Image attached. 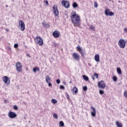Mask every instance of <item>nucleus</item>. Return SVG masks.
Segmentation results:
<instances>
[{
  "instance_id": "obj_4",
  "label": "nucleus",
  "mask_w": 127,
  "mask_h": 127,
  "mask_svg": "<svg viewBox=\"0 0 127 127\" xmlns=\"http://www.w3.org/2000/svg\"><path fill=\"white\" fill-rule=\"evenodd\" d=\"M77 51L79 52L80 54H81L82 57H84L85 56V53H86V51L84 49H82L80 46L76 47Z\"/></svg>"
},
{
  "instance_id": "obj_9",
  "label": "nucleus",
  "mask_w": 127,
  "mask_h": 127,
  "mask_svg": "<svg viewBox=\"0 0 127 127\" xmlns=\"http://www.w3.org/2000/svg\"><path fill=\"white\" fill-rule=\"evenodd\" d=\"M71 56L73 59L76 61H79V60H80V55H79V54L74 53L71 54Z\"/></svg>"
},
{
  "instance_id": "obj_13",
  "label": "nucleus",
  "mask_w": 127,
  "mask_h": 127,
  "mask_svg": "<svg viewBox=\"0 0 127 127\" xmlns=\"http://www.w3.org/2000/svg\"><path fill=\"white\" fill-rule=\"evenodd\" d=\"M8 116L10 119H14L15 118H16L17 115L13 112L10 111L8 114Z\"/></svg>"
},
{
  "instance_id": "obj_34",
  "label": "nucleus",
  "mask_w": 127,
  "mask_h": 127,
  "mask_svg": "<svg viewBox=\"0 0 127 127\" xmlns=\"http://www.w3.org/2000/svg\"><path fill=\"white\" fill-rule=\"evenodd\" d=\"M14 110H15V111H17L18 110V107L16 105H14L13 106Z\"/></svg>"
},
{
  "instance_id": "obj_15",
  "label": "nucleus",
  "mask_w": 127,
  "mask_h": 127,
  "mask_svg": "<svg viewBox=\"0 0 127 127\" xmlns=\"http://www.w3.org/2000/svg\"><path fill=\"white\" fill-rule=\"evenodd\" d=\"M91 109H92L93 110V112H91V115L92 117H93L94 118V117H96V114H97V112L96 111V109L95 108V107L93 106L91 107Z\"/></svg>"
},
{
  "instance_id": "obj_30",
  "label": "nucleus",
  "mask_w": 127,
  "mask_h": 127,
  "mask_svg": "<svg viewBox=\"0 0 127 127\" xmlns=\"http://www.w3.org/2000/svg\"><path fill=\"white\" fill-rule=\"evenodd\" d=\"M94 76L96 77V79H98V78H99V74H98V73L95 72L94 74Z\"/></svg>"
},
{
  "instance_id": "obj_17",
  "label": "nucleus",
  "mask_w": 127,
  "mask_h": 127,
  "mask_svg": "<svg viewBox=\"0 0 127 127\" xmlns=\"http://www.w3.org/2000/svg\"><path fill=\"white\" fill-rule=\"evenodd\" d=\"M43 27H46V28H49V27H50V25L47 23H46V22H43L42 23Z\"/></svg>"
},
{
  "instance_id": "obj_40",
  "label": "nucleus",
  "mask_w": 127,
  "mask_h": 127,
  "mask_svg": "<svg viewBox=\"0 0 127 127\" xmlns=\"http://www.w3.org/2000/svg\"><path fill=\"white\" fill-rule=\"evenodd\" d=\"M124 97H125V98H127V91H125L124 92Z\"/></svg>"
},
{
  "instance_id": "obj_39",
  "label": "nucleus",
  "mask_w": 127,
  "mask_h": 127,
  "mask_svg": "<svg viewBox=\"0 0 127 127\" xmlns=\"http://www.w3.org/2000/svg\"><path fill=\"white\" fill-rule=\"evenodd\" d=\"M56 82H57V83L58 84H60V83H61L60 79H57V80H56Z\"/></svg>"
},
{
  "instance_id": "obj_2",
  "label": "nucleus",
  "mask_w": 127,
  "mask_h": 127,
  "mask_svg": "<svg viewBox=\"0 0 127 127\" xmlns=\"http://www.w3.org/2000/svg\"><path fill=\"white\" fill-rule=\"evenodd\" d=\"M34 40L36 44H37V45H39V46H42L43 45V39L41 37L37 36Z\"/></svg>"
},
{
  "instance_id": "obj_19",
  "label": "nucleus",
  "mask_w": 127,
  "mask_h": 127,
  "mask_svg": "<svg viewBox=\"0 0 127 127\" xmlns=\"http://www.w3.org/2000/svg\"><path fill=\"white\" fill-rule=\"evenodd\" d=\"M116 125L118 127H123V124L120 123L119 121L116 122Z\"/></svg>"
},
{
  "instance_id": "obj_42",
  "label": "nucleus",
  "mask_w": 127,
  "mask_h": 127,
  "mask_svg": "<svg viewBox=\"0 0 127 127\" xmlns=\"http://www.w3.org/2000/svg\"><path fill=\"white\" fill-rule=\"evenodd\" d=\"M124 31H125V32H127V28H125L124 29Z\"/></svg>"
},
{
  "instance_id": "obj_28",
  "label": "nucleus",
  "mask_w": 127,
  "mask_h": 127,
  "mask_svg": "<svg viewBox=\"0 0 127 127\" xmlns=\"http://www.w3.org/2000/svg\"><path fill=\"white\" fill-rule=\"evenodd\" d=\"M59 124L61 127H64V122H63V121H60Z\"/></svg>"
},
{
  "instance_id": "obj_24",
  "label": "nucleus",
  "mask_w": 127,
  "mask_h": 127,
  "mask_svg": "<svg viewBox=\"0 0 127 127\" xmlns=\"http://www.w3.org/2000/svg\"><path fill=\"white\" fill-rule=\"evenodd\" d=\"M39 68L38 67H34L33 68V72H34L35 73H36V71H37L38 72V71H39Z\"/></svg>"
},
{
  "instance_id": "obj_5",
  "label": "nucleus",
  "mask_w": 127,
  "mask_h": 127,
  "mask_svg": "<svg viewBox=\"0 0 127 127\" xmlns=\"http://www.w3.org/2000/svg\"><path fill=\"white\" fill-rule=\"evenodd\" d=\"M16 70L17 72L20 73L22 71V64H21V63H17L15 64Z\"/></svg>"
},
{
  "instance_id": "obj_3",
  "label": "nucleus",
  "mask_w": 127,
  "mask_h": 127,
  "mask_svg": "<svg viewBox=\"0 0 127 127\" xmlns=\"http://www.w3.org/2000/svg\"><path fill=\"white\" fill-rule=\"evenodd\" d=\"M19 26L21 31H24L25 30V24H24L23 21L21 20H19Z\"/></svg>"
},
{
  "instance_id": "obj_38",
  "label": "nucleus",
  "mask_w": 127,
  "mask_h": 127,
  "mask_svg": "<svg viewBox=\"0 0 127 127\" xmlns=\"http://www.w3.org/2000/svg\"><path fill=\"white\" fill-rule=\"evenodd\" d=\"M14 48H17V47H18V44H15L14 45Z\"/></svg>"
},
{
  "instance_id": "obj_6",
  "label": "nucleus",
  "mask_w": 127,
  "mask_h": 127,
  "mask_svg": "<svg viewBox=\"0 0 127 127\" xmlns=\"http://www.w3.org/2000/svg\"><path fill=\"white\" fill-rule=\"evenodd\" d=\"M126 43L127 41H125L124 39H120L118 42V45H119L120 48H125L126 47Z\"/></svg>"
},
{
  "instance_id": "obj_46",
  "label": "nucleus",
  "mask_w": 127,
  "mask_h": 127,
  "mask_svg": "<svg viewBox=\"0 0 127 127\" xmlns=\"http://www.w3.org/2000/svg\"><path fill=\"white\" fill-rule=\"evenodd\" d=\"M111 0H109L110 1H111Z\"/></svg>"
},
{
  "instance_id": "obj_12",
  "label": "nucleus",
  "mask_w": 127,
  "mask_h": 127,
  "mask_svg": "<svg viewBox=\"0 0 127 127\" xmlns=\"http://www.w3.org/2000/svg\"><path fill=\"white\" fill-rule=\"evenodd\" d=\"M52 35L55 38H59V36H60V32L56 30L53 32Z\"/></svg>"
},
{
  "instance_id": "obj_26",
  "label": "nucleus",
  "mask_w": 127,
  "mask_h": 127,
  "mask_svg": "<svg viewBox=\"0 0 127 127\" xmlns=\"http://www.w3.org/2000/svg\"><path fill=\"white\" fill-rule=\"evenodd\" d=\"M89 28L91 29V30H95V26H93L92 25L89 26Z\"/></svg>"
},
{
  "instance_id": "obj_8",
  "label": "nucleus",
  "mask_w": 127,
  "mask_h": 127,
  "mask_svg": "<svg viewBox=\"0 0 127 127\" xmlns=\"http://www.w3.org/2000/svg\"><path fill=\"white\" fill-rule=\"evenodd\" d=\"M105 14L107 16H109V15L110 16H113L114 15H115V13H114L112 11H110L109 9H106L104 11Z\"/></svg>"
},
{
  "instance_id": "obj_36",
  "label": "nucleus",
  "mask_w": 127,
  "mask_h": 127,
  "mask_svg": "<svg viewBox=\"0 0 127 127\" xmlns=\"http://www.w3.org/2000/svg\"><path fill=\"white\" fill-rule=\"evenodd\" d=\"M94 7H98V3L96 1L94 2Z\"/></svg>"
},
{
  "instance_id": "obj_25",
  "label": "nucleus",
  "mask_w": 127,
  "mask_h": 127,
  "mask_svg": "<svg viewBox=\"0 0 127 127\" xmlns=\"http://www.w3.org/2000/svg\"><path fill=\"white\" fill-rule=\"evenodd\" d=\"M73 91L75 93V94H77L78 93V88H77L76 87H74Z\"/></svg>"
},
{
  "instance_id": "obj_1",
  "label": "nucleus",
  "mask_w": 127,
  "mask_h": 127,
  "mask_svg": "<svg viewBox=\"0 0 127 127\" xmlns=\"http://www.w3.org/2000/svg\"><path fill=\"white\" fill-rule=\"evenodd\" d=\"M71 20L75 27H80L81 26V18L80 16L77 15L75 18L71 19Z\"/></svg>"
},
{
  "instance_id": "obj_41",
  "label": "nucleus",
  "mask_w": 127,
  "mask_h": 127,
  "mask_svg": "<svg viewBox=\"0 0 127 127\" xmlns=\"http://www.w3.org/2000/svg\"><path fill=\"white\" fill-rule=\"evenodd\" d=\"M45 3H46V4H49L48 0H46L45 1Z\"/></svg>"
},
{
  "instance_id": "obj_21",
  "label": "nucleus",
  "mask_w": 127,
  "mask_h": 127,
  "mask_svg": "<svg viewBox=\"0 0 127 127\" xmlns=\"http://www.w3.org/2000/svg\"><path fill=\"white\" fill-rule=\"evenodd\" d=\"M51 81V79H50V77L49 76H47L46 77V83H49Z\"/></svg>"
},
{
  "instance_id": "obj_18",
  "label": "nucleus",
  "mask_w": 127,
  "mask_h": 127,
  "mask_svg": "<svg viewBox=\"0 0 127 127\" xmlns=\"http://www.w3.org/2000/svg\"><path fill=\"white\" fill-rule=\"evenodd\" d=\"M72 14H71V16H70L71 19H72L73 18H76V16H77V14L76 13V11H72Z\"/></svg>"
},
{
  "instance_id": "obj_23",
  "label": "nucleus",
  "mask_w": 127,
  "mask_h": 127,
  "mask_svg": "<svg viewBox=\"0 0 127 127\" xmlns=\"http://www.w3.org/2000/svg\"><path fill=\"white\" fill-rule=\"evenodd\" d=\"M78 6V4L76 2H73L72 3V7L73 8H76Z\"/></svg>"
},
{
  "instance_id": "obj_27",
  "label": "nucleus",
  "mask_w": 127,
  "mask_h": 127,
  "mask_svg": "<svg viewBox=\"0 0 127 127\" xmlns=\"http://www.w3.org/2000/svg\"><path fill=\"white\" fill-rule=\"evenodd\" d=\"M113 80L114 82H117V80H118V78L117 77V76H114L113 77Z\"/></svg>"
},
{
  "instance_id": "obj_29",
  "label": "nucleus",
  "mask_w": 127,
  "mask_h": 127,
  "mask_svg": "<svg viewBox=\"0 0 127 127\" xmlns=\"http://www.w3.org/2000/svg\"><path fill=\"white\" fill-rule=\"evenodd\" d=\"M51 102L53 104H56V103H57V101L55 99H52Z\"/></svg>"
},
{
  "instance_id": "obj_47",
  "label": "nucleus",
  "mask_w": 127,
  "mask_h": 127,
  "mask_svg": "<svg viewBox=\"0 0 127 127\" xmlns=\"http://www.w3.org/2000/svg\"><path fill=\"white\" fill-rule=\"evenodd\" d=\"M69 83H71V81Z\"/></svg>"
},
{
  "instance_id": "obj_16",
  "label": "nucleus",
  "mask_w": 127,
  "mask_h": 127,
  "mask_svg": "<svg viewBox=\"0 0 127 127\" xmlns=\"http://www.w3.org/2000/svg\"><path fill=\"white\" fill-rule=\"evenodd\" d=\"M94 60L96 62H100V55L99 54H96L94 56Z\"/></svg>"
},
{
  "instance_id": "obj_10",
  "label": "nucleus",
  "mask_w": 127,
  "mask_h": 127,
  "mask_svg": "<svg viewBox=\"0 0 127 127\" xmlns=\"http://www.w3.org/2000/svg\"><path fill=\"white\" fill-rule=\"evenodd\" d=\"M62 5L65 7V8H69V7H70V2H69L68 1L63 0L62 1Z\"/></svg>"
},
{
  "instance_id": "obj_22",
  "label": "nucleus",
  "mask_w": 127,
  "mask_h": 127,
  "mask_svg": "<svg viewBox=\"0 0 127 127\" xmlns=\"http://www.w3.org/2000/svg\"><path fill=\"white\" fill-rule=\"evenodd\" d=\"M117 71L118 74H119V75H121V74H122V69H121V68L118 67L117 68Z\"/></svg>"
},
{
  "instance_id": "obj_11",
  "label": "nucleus",
  "mask_w": 127,
  "mask_h": 127,
  "mask_svg": "<svg viewBox=\"0 0 127 127\" xmlns=\"http://www.w3.org/2000/svg\"><path fill=\"white\" fill-rule=\"evenodd\" d=\"M98 87L100 89H105L106 88V84L104 81L102 80L98 82Z\"/></svg>"
},
{
  "instance_id": "obj_44",
  "label": "nucleus",
  "mask_w": 127,
  "mask_h": 127,
  "mask_svg": "<svg viewBox=\"0 0 127 127\" xmlns=\"http://www.w3.org/2000/svg\"><path fill=\"white\" fill-rule=\"evenodd\" d=\"M92 78L93 79V81L95 80V77L94 76H91Z\"/></svg>"
},
{
  "instance_id": "obj_43",
  "label": "nucleus",
  "mask_w": 127,
  "mask_h": 127,
  "mask_svg": "<svg viewBox=\"0 0 127 127\" xmlns=\"http://www.w3.org/2000/svg\"><path fill=\"white\" fill-rule=\"evenodd\" d=\"M67 99H70V97H69V95L68 94H67Z\"/></svg>"
},
{
  "instance_id": "obj_7",
  "label": "nucleus",
  "mask_w": 127,
  "mask_h": 127,
  "mask_svg": "<svg viewBox=\"0 0 127 127\" xmlns=\"http://www.w3.org/2000/svg\"><path fill=\"white\" fill-rule=\"evenodd\" d=\"M2 79L3 82H4L5 84H6L7 86H8L9 84H10V79L9 77L4 76L2 77Z\"/></svg>"
},
{
  "instance_id": "obj_37",
  "label": "nucleus",
  "mask_w": 127,
  "mask_h": 127,
  "mask_svg": "<svg viewBox=\"0 0 127 127\" xmlns=\"http://www.w3.org/2000/svg\"><path fill=\"white\" fill-rule=\"evenodd\" d=\"M48 85L49 87H52V84H51V82H48Z\"/></svg>"
},
{
  "instance_id": "obj_31",
  "label": "nucleus",
  "mask_w": 127,
  "mask_h": 127,
  "mask_svg": "<svg viewBox=\"0 0 127 127\" xmlns=\"http://www.w3.org/2000/svg\"><path fill=\"white\" fill-rule=\"evenodd\" d=\"M104 93H105V92L103 90H99V94L100 95H104Z\"/></svg>"
},
{
  "instance_id": "obj_35",
  "label": "nucleus",
  "mask_w": 127,
  "mask_h": 127,
  "mask_svg": "<svg viewBox=\"0 0 127 127\" xmlns=\"http://www.w3.org/2000/svg\"><path fill=\"white\" fill-rule=\"evenodd\" d=\"M53 117L54 119H58V116H57V114H53Z\"/></svg>"
},
{
  "instance_id": "obj_20",
  "label": "nucleus",
  "mask_w": 127,
  "mask_h": 127,
  "mask_svg": "<svg viewBox=\"0 0 127 127\" xmlns=\"http://www.w3.org/2000/svg\"><path fill=\"white\" fill-rule=\"evenodd\" d=\"M82 78L85 81H89V77L86 75H82Z\"/></svg>"
},
{
  "instance_id": "obj_14",
  "label": "nucleus",
  "mask_w": 127,
  "mask_h": 127,
  "mask_svg": "<svg viewBox=\"0 0 127 127\" xmlns=\"http://www.w3.org/2000/svg\"><path fill=\"white\" fill-rule=\"evenodd\" d=\"M53 8L55 15H56V16L59 15V11H58V8H57V6L54 5L53 7Z\"/></svg>"
},
{
  "instance_id": "obj_32",
  "label": "nucleus",
  "mask_w": 127,
  "mask_h": 127,
  "mask_svg": "<svg viewBox=\"0 0 127 127\" xmlns=\"http://www.w3.org/2000/svg\"><path fill=\"white\" fill-rule=\"evenodd\" d=\"M83 90L86 92L87 90H88V87H87V86H84L82 88Z\"/></svg>"
},
{
  "instance_id": "obj_33",
  "label": "nucleus",
  "mask_w": 127,
  "mask_h": 127,
  "mask_svg": "<svg viewBox=\"0 0 127 127\" xmlns=\"http://www.w3.org/2000/svg\"><path fill=\"white\" fill-rule=\"evenodd\" d=\"M60 89H61V90H64L65 89V86H64L63 85H61L60 86Z\"/></svg>"
},
{
  "instance_id": "obj_45",
  "label": "nucleus",
  "mask_w": 127,
  "mask_h": 127,
  "mask_svg": "<svg viewBox=\"0 0 127 127\" xmlns=\"http://www.w3.org/2000/svg\"><path fill=\"white\" fill-rule=\"evenodd\" d=\"M6 7H8V5H6Z\"/></svg>"
}]
</instances>
